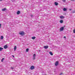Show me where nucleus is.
Listing matches in <instances>:
<instances>
[{
	"label": "nucleus",
	"instance_id": "nucleus-5",
	"mask_svg": "<svg viewBox=\"0 0 75 75\" xmlns=\"http://www.w3.org/2000/svg\"><path fill=\"white\" fill-rule=\"evenodd\" d=\"M49 46H44V48H45V49H47L48 48Z\"/></svg>",
	"mask_w": 75,
	"mask_h": 75
},
{
	"label": "nucleus",
	"instance_id": "nucleus-4",
	"mask_svg": "<svg viewBox=\"0 0 75 75\" xmlns=\"http://www.w3.org/2000/svg\"><path fill=\"white\" fill-rule=\"evenodd\" d=\"M30 68L31 70H33V69H34V66H31Z\"/></svg>",
	"mask_w": 75,
	"mask_h": 75
},
{
	"label": "nucleus",
	"instance_id": "nucleus-27",
	"mask_svg": "<svg viewBox=\"0 0 75 75\" xmlns=\"http://www.w3.org/2000/svg\"><path fill=\"white\" fill-rule=\"evenodd\" d=\"M62 74V73H61L60 74V75H61Z\"/></svg>",
	"mask_w": 75,
	"mask_h": 75
},
{
	"label": "nucleus",
	"instance_id": "nucleus-28",
	"mask_svg": "<svg viewBox=\"0 0 75 75\" xmlns=\"http://www.w3.org/2000/svg\"><path fill=\"white\" fill-rule=\"evenodd\" d=\"M73 13H75V11H73Z\"/></svg>",
	"mask_w": 75,
	"mask_h": 75
},
{
	"label": "nucleus",
	"instance_id": "nucleus-1",
	"mask_svg": "<svg viewBox=\"0 0 75 75\" xmlns=\"http://www.w3.org/2000/svg\"><path fill=\"white\" fill-rule=\"evenodd\" d=\"M65 26L64 25V27H61L60 29V31H63L64 30V28H65Z\"/></svg>",
	"mask_w": 75,
	"mask_h": 75
},
{
	"label": "nucleus",
	"instance_id": "nucleus-14",
	"mask_svg": "<svg viewBox=\"0 0 75 75\" xmlns=\"http://www.w3.org/2000/svg\"><path fill=\"white\" fill-rule=\"evenodd\" d=\"M63 11H67V9L65 8H63Z\"/></svg>",
	"mask_w": 75,
	"mask_h": 75
},
{
	"label": "nucleus",
	"instance_id": "nucleus-10",
	"mask_svg": "<svg viewBox=\"0 0 75 75\" xmlns=\"http://www.w3.org/2000/svg\"><path fill=\"white\" fill-rule=\"evenodd\" d=\"M16 49H17V47L16 46H15L14 47V51H15L16 50Z\"/></svg>",
	"mask_w": 75,
	"mask_h": 75
},
{
	"label": "nucleus",
	"instance_id": "nucleus-13",
	"mask_svg": "<svg viewBox=\"0 0 75 75\" xmlns=\"http://www.w3.org/2000/svg\"><path fill=\"white\" fill-rule=\"evenodd\" d=\"M3 38H4V37H3V36H1V40H3Z\"/></svg>",
	"mask_w": 75,
	"mask_h": 75
},
{
	"label": "nucleus",
	"instance_id": "nucleus-8",
	"mask_svg": "<svg viewBox=\"0 0 75 75\" xmlns=\"http://www.w3.org/2000/svg\"><path fill=\"white\" fill-rule=\"evenodd\" d=\"M4 49H7V45H5L4 46Z\"/></svg>",
	"mask_w": 75,
	"mask_h": 75
},
{
	"label": "nucleus",
	"instance_id": "nucleus-11",
	"mask_svg": "<svg viewBox=\"0 0 75 75\" xmlns=\"http://www.w3.org/2000/svg\"><path fill=\"white\" fill-rule=\"evenodd\" d=\"M35 37H32V40H34V39H35Z\"/></svg>",
	"mask_w": 75,
	"mask_h": 75
},
{
	"label": "nucleus",
	"instance_id": "nucleus-25",
	"mask_svg": "<svg viewBox=\"0 0 75 75\" xmlns=\"http://www.w3.org/2000/svg\"><path fill=\"white\" fill-rule=\"evenodd\" d=\"M64 38H66V37L65 36H64Z\"/></svg>",
	"mask_w": 75,
	"mask_h": 75
},
{
	"label": "nucleus",
	"instance_id": "nucleus-21",
	"mask_svg": "<svg viewBox=\"0 0 75 75\" xmlns=\"http://www.w3.org/2000/svg\"><path fill=\"white\" fill-rule=\"evenodd\" d=\"M73 33H75V29H74V30L73 31Z\"/></svg>",
	"mask_w": 75,
	"mask_h": 75
},
{
	"label": "nucleus",
	"instance_id": "nucleus-2",
	"mask_svg": "<svg viewBox=\"0 0 75 75\" xmlns=\"http://www.w3.org/2000/svg\"><path fill=\"white\" fill-rule=\"evenodd\" d=\"M19 34L20 35H24V32L23 31L19 33Z\"/></svg>",
	"mask_w": 75,
	"mask_h": 75
},
{
	"label": "nucleus",
	"instance_id": "nucleus-22",
	"mask_svg": "<svg viewBox=\"0 0 75 75\" xmlns=\"http://www.w3.org/2000/svg\"><path fill=\"white\" fill-rule=\"evenodd\" d=\"M1 27V24H0V28Z\"/></svg>",
	"mask_w": 75,
	"mask_h": 75
},
{
	"label": "nucleus",
	"instance_id": "nucleus-16",
	"mask_svg": "<svg viewBox=\"0 0 75 75\" xmlns=\"http://www.w3.org/2000/svg\"><path fill=\"white\" fill-rule=\"evenodd\" d=\"M2 50H3V48L0 47V51H2Z\"/></svg>",
	"mask_w": 75,
	"mask_h": 75
},
{
	"label": "nucleus",
	"instance_id": "nucleus-26",
	"mask_svg": "<svg viewBox=\"0 0 75 75\" xmlns=\"http://www.w3.org/2000/svg\"><path fill=\"white\" fill-rule=\"evenodd\" d=\"M31 17H33V15H31Z\"/></svg>",
	"mask_w": 75,
	"mask_h": 75
},
{
	"label": "nucleus",
	"instance_id": "nucleus-23",
	"mask_svg": "<svg viewBox=\"0 0 75 75\" xmlns=\"http://www.w3.org/2000/svg\"><path fill=\"white\" fill-rule=\"evenodd\" d=\"M62 1H63V2H65V0H62Z\"/></svg>",
	"mask_w": 75,
	"mask_h": 75
},
{
	"label": "nucleus",
	"instance_id": "nucleus-6",
	"mask_svg": "<svg viewBox=\"0 0 75 75\" xmlns=\"http://www.w3.org/2000/svg\"><path fill=\"white\" fill-rule=\"evenodd\" d=\"M58 65V62H56L55 63V65L56 66H57Z\"/></svg>",
	"mask_w": 75,
	"mask_h": 75
},
{
	"label": "nucleus",
	"instance_id": "nucleus-19",
	"mask_svg": "<svg viewBox=\"0 0 75 75\" xmlns=\"http://www.w3.org/2000/svg\"><path fill=\"white\" fill-rule=\"evenodd\" d=\"M29 50V49H27L26 50V52H28Z\"/></svg>",
	"mask_w": 75,
	"mask_h": 75
},
{
	"label": "nucleus",
	"instance_id": "nucleus-31",
	"mask_svg": "<svg viewBox=\"0 0 75 75\" xmlns=\"http://www.w3.org/2000/svg\"><path fill=\"white\" fill-rule=\"evenodd\" d=\"M13 57H14V56H13Z\"/></svg>",
	"mask_w": 75,
	"mask_h": 75
},
{
	"label": "nucleus",
	"instance_id": "nucleus-9",
	"mask_svg": "<svg viewBox=\"0 0 75 75\" xmlns=\"http://www.w3.org/2000/svg\"><path fill=\"white\" fill-rule=\"evenodd\" d=\"M54 4L55 5V6H58V3L57 2H55L54 3Z\"/></svg>",
	"mask_w": 75,
	"mask_h": 75
},
{
	"label": "nucleus",
	"instance_id": "nucleus-24",
	"mask_svg": "<svg viewBox=\"0 0 75 75\" xmlns=\"http://www.w3.org/2000/svg\"><path fill=\"white\" fill-rule=\"evenodd\" d=\"M11 69H13V67H11Z\"/></svg>",
	"mask_w": 75,
	"mask_h": 75
},
{
	"label": "nucleus",
	"instance_id": "nucleus-17",
	"mask_svg": "<svg viewBox=\"0 0 75 75\" xmlns=\"http://www.w3.org/2000/svg\"><path fill=\"white\" fill-rule=\"evenodd\" d=\"M6 10V8H4L2 9V11H5Z\"/></svg>",
	"mask_w": 75,
	"mask_h": 75
},
{
	"label": "nucleus",
	"instance_id": "nucleus-3",
	"mask_svg": "<svg viewBox=\"0 0 75 75\" xmlns=\"http://www.w3.org/2000/svg\"><path fill=\"white\" fill-rule=\"evenodd\" d=\"M36 57V54H34L33 56V59H34H34H35Z\"/></svg>",
	"mask_w": 75,
	"mask_h": 75
},
{
	"label": "nucleus",
	"instance_id": "nucleus-18",
	"mask_svg": "<svg viewBox=\"0 0 75 75\" xmlns=\"http://www.w3.org/2000/svg\"><path fill=\"white\" fill-rule=\"evenodd\" d=\"M60 23H63V20H61L60 21Z\"/></svg>",
	"mask_w": 75,
	"mask_h": 75
},
{
	"label": "nucleus",
	"instance_id": "nucleus-20",
	"mask_svg": "<svg viewBox=\"0 0 75 75\" xmlns=\"http://www.w3.org/2000/svg\"><path fill=\"white\" fill-rule=\"evenodd\" d=\"M4 58H3L1 60V62H3V60H4Z\"/></svg>",
	"mask_w": 75,
	"mask_h": 75
},
{
	"label": "nucleus",
	"instance_id": "nucleus-30",
	"mask_svg": "<svg viewBox=\"0 0 75 75\" xmlns=\"http://www.w3.org/2000/svg\"><path fill=\"white\" fill-rule=\"evenodd\" d=\"M3 0H0V1H2Z\"/></svg>",
	"mask_w": 75,
	"mask_h": 75
},
{
	"label": "nucleus",
	"instance_id": "nucleus-7",
	"mask_svg": "<svg viewBox=\"0 0 75 75\" xmlns=\"http://www.w3.org/2000/svg\"><path fill=\"white\" fill-rule=\"evenodd\" d=\"M60 18H65V17L63 16H60Z\"/></svg>",
	"mask_w": 75,
	"mask_h": 75
},
{
	"label": "nucleus",
	"instance_id": "nucleus-29",
	"mask_svg": "<svg viewBox=\"0 0 75 75\" xmlns=\"http://www.w3.org/2000/svg\"><path fill=\"white\" fill-rule=\"evenodd\" d=\"M71 1H74V0H71Z\"/></svg>",
	"mask_w": 75,
	"mask_h": 75
},
{
	"label": "nucleus",
	"instance_id": "nucleus-12",
	"mask_svg": "<svg viewBox=\"0 0 75 75\" xmlns=\"http://www.w3.org/2000/svg\"><path fill=\"white\" fill-rule=\"evenodd\" d=\"M49 54L51 55H53V53L51 52H49Z\"/></svg>",
	"mask_w": 75,
	"mask_h": 75
},
{
	"label": "nucleus",
	"instance_id": "nucleus-15",
	"mask_svg": "<svg viewBox=\"0 0 75 75\" xmlns=\"http://www.w3.org/2000/svg\"><path fill=\"white\" fill-rule=\"evenodd\" d=\"M20 13V11H18L17 12V14H19Z\"/></svg>",
	"mask_w": 75,
	"mask_h": 75
}]
</instances>
